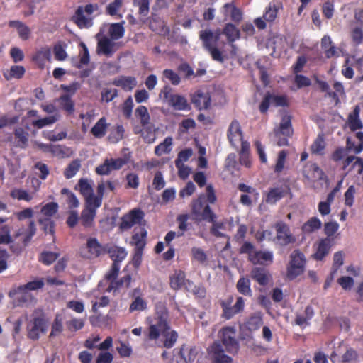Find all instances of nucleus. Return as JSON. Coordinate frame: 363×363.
I'll return each mask as SVG.
<instances>
[{"label":"nucleus","mask_w":363,"mask_h":363,"mask_svg":"<svg viewBox=\"0 0 363 363\" xmlns=\"http://www.w3.org/2000/svg\"><path fill=\"white\" fill-rule=\"evenodd\" d=\"M135 116L140 118V123L143 126L149 123L150 115L145 106H139L135 110Z\"/></svg>","instance_id":"50"},{"label":"nucleus","mask_w":363,"mask_h":363,"mask_svg":"<svg viewBox=\"0 0 363 363\" xmlns=\"http://www.w3.org/2000/svg\"><path fill=\"white\" fill-rule=\"evenodd\" d=\"M223 33L227 37L230 43L240 38V30L232 23H227L225 25Z\"/></svg>","instance_id":"32"},{"label":"nucleus","mask_w":363,"mask_h":363,"mask_svg":"<svg viewBox=\"0 0 363 363\" xmlns=\"http://www.w3.org/2000/svg\"><path fill=\"white\" fill-rule=\"evenodd\" d=\"M351 38L355 45H359L363 42V30L359 27H354L351 30Z\"/></svg>","instance_id":"59"},{"label":"nucleus","mask_w":363,"mask_h":363,"mask_svg":"<svg viewBox=\"0 0 363 363\" xmlns=\"http://www.w3.org/2000/svg\"><path fill=\"white\" fill-rule=\"evenodd\" d=\"M108 254L110 257L113 261V264H119L127 256V252L123 247L113 246L109 248Z\"/></svg>","instance_id":"29"},{"label":"nucleus","mask_w":363,"mask_h":363,"mask_svg":"<svg viewBox=\"0 0 363 363\" xmlns=\"http://www.w3.org/2000/svg\"><path fill=\"white\" fill-rule=\"evenodd\" d=\"M192 103L199 109H206L211 104V98L208 93L197 91L192 97Z\"/></svg>","instance_id":"21"},{"label":"nucleus","mask_w":363,"mask_h":363,"mask_svg":"<svg viewBox=\"0 0 363 363\" xmlns=\"http://www.w3.org/2000/svg\"><path fill=\"white\" fill-rule=\"evenodd\" d=\"M60 114L55 113L53 116H50L48 117H45L42 119H38L33 121L32 124L33 126L37 127L38 128H42L45 125H52L57 121L60 118Z\"/></svg>","instance_id":"44"},{"label":"nucleus","mask_w":363,"mask_h":363,"mask_svg":"<svg viewBox=\"0 0 363 363\" xmlns=\"http://www.w3.org/2000/svg\"><path fill=\"white\" fill-rule=\"evenodd\" d=\"M232 298L227 302H223L221 303L223 311V316L227 318H231L234 315L237 314V311L234 310L233 306H231Z\"/></svg>","instance_id":"60"},{"label":"nucleus","mask_w":363,"mask_h":363,"mask_svg":"<svg viewBox=\"0 0 363 363\" xmlns=\"http://www.w3.org/2000/svg\"><path fill=\"white\" fill-rule=\"evenodd\" d=\"M25 68L20 65H13L11 67L9 71L4 73V76L7 80L13 78L21 79L25 74Z\"/></svg>","instance_id":"36"},{"label":"nucleus","mask_w":363,"mask_h":363,"mask_svg":"<svg viewBox=\"0 0 363 363\" xmlns=\"http://www.w3.org/2000/svg\"><path fill=\"white\" fill-rule=\"evenodd\" d=\"M189 219L188 215H179L177 220L179 223V231L177 232V237H181L184 235V231L187 230V220Z\"/></svg>","instance_id":"61"},{"label":"nucleus","mask_w":363,"mask_h":363,"mask_svg":"<svg viewBox=\"0 0 363 363\" xmlns=\"http://www.w3.org/2000/svg\"><path fill=\"white\" fill-rule=\"evenodd\" d=\"M11 196L13 199H17L18 200H24L26 201H29L33 199V196L30 195L27 191L20 189H13L11 193Z\"/></svg>","instance_id":"57"},{"label":"nucleus","mask_w":363,"mask_h":363,"mask_svg":"<svg viewBox=\"0 0 363 363\" xmlns=\"http://www.w3.org/2000/svg\"><path fill=\"white\" fill-rule=\"evenodd\" d=\"M38 222L45 233L54 234V222L52 218L40 217Z\"/></svg>","instance_id":"54"},{"label":"nucleus","mask_w":363,"mask_h":363,"mask_svg":"<svg viewBox=\"0 0 363 363\" xmlns=\"http://www.w3.org/2000/svg\"><path fill=\"white\" fill-rule=\"evenodd\" d=\"M76 189L79 190L81 194L84 197L86 203L93 205L92 199L94 197L93 181L88 179L82 178L78 181Z\"/></svg>","instance_id":"16"},{"label":"nucleus","mask_w":363,"mask_h":363,"mask_svg":"<svg viewBox=\"0 0 363 363\" xmlns=\"http://www.w3.org/2000/svg\"><path fill=\"white\" fill-rule=\"evenodd\" d=\"M113 84L121 87L125 91H130L137 85L136 79L130 76H121L113 81Z\"/></svg>","instance_id":"22"},{"label":"nucleus","mask_w":363,"mask_h":363,"mask_svg":"<svg viewBox=\"0 0 363 363\" xmlns=\"http://www.w3.org/2000/svg\"><path fill=\"white\" fill-rule=\"evenodd\" d=\"M97 4H87L85 6H79L74 15L72 16V21L79 28H88L92 26L91 14L98 11Z\"/></svg>","instance_id":"4"},{"label":"nucleus","mask_w":363,"mask_h":363,"mask_svg":"<svg viewBox=\"0 0 363 363\" xmlns=\"http://www.w3.org/2000/svg\"><path fill=\"white\" fill-rule=\"evenodd\" d=\"M263 324L262 316L259 314H255L251 316L247 322V328L250 331L258 330Z\"/></svg>","instance_id":"49"},{"label":"nucleus","mask_w":363,"mask_h":363,"mask_svg":"<svg viewBox=\"0 0 363 363\" xmlns=\"http://www.w3.org/2000/svg\"><path fill=\"white\" fill-rule=\"evenodd\" d=\"M321 48L328 58L339 56L337 49L333 45L330 37L325 35L321 40Z\"/></svg>","instance_id":"23"},{"label":"nucleus","mask_w":363,"mask_h":363,"mask_svg":"<svg viewBox=\"0 0 363 363\" xmlns=\"http://www.w3.org/2000/svg\"><path fill=\"white\" fill-rule=\"evenodd\" d=\"M360 108L356 106L348 116L349 127L352 130L361 129L363 126L362 121L359 119Z\"/></svg>","instance_id":"26"},{"label":"nucleus","mask_w":363,"mask_h":363,"mask_svg":"<svg viewBox=\"0 0 363 363\" xmlns=\"http://www.w3.org/2000/svg\"><path fill=\"white\" fill-rule=\"evenodd\" d=\"M60 107L68 113H72L74 111V103L68 94L62 95L57 99Z\"/></svg>","instance_id":"37"},{"label":"nucleus","mask_w":363,"mask_h":363,"mask_svg":"<svg viewBox=\"0 0 363 363\" xmlns=\"http://www.w3.org/2000/svg\"><path fill=\"white\" fill-rule=\"evenodd\" d=\"M147 232L144 230L141 232V234L136 233L133 235L132 240L135 245V249H143L145 245V238Z\"/></svg>","instance_id":"56"},{"label":"nucleus","mask_w":363,"mask_h":363,"mask_svg":"<svg viewBox=\"0 0 363 363\" xmlns=\"http://www.w3.org/2000/svg\"><path fill=\"white\" fill-rule=\"evenodd\" d=\"M147 308V303L140 297H136L131 303L129 311L133 312L135 311H143Z\"/></svg>","instance_id":"62"},{"label":"nucleus","mask_w":363,"mask_h":363,"mask_svg":"<svg viewBox=\"0 0 363 363\" xmlns=\"http://www.w3.org/2000/svg\"><path fill=\"white\" fill-rule=\"evenodd\" d=\"M252 278L257 281L260 285H266L269 281V277L264 269L255 267L251 272Z\"/></svg>","instance_id":"34"},{"label":"nucleus","mask_w":363,"mask_h":363,"mask_svg":"<svg viewBox=\"0 0 363 363\" xmlns=\"http://www.w3.org/2000/svg\"><path fill=\"white\" fill-rule=\"evenodd\" d=\"M303 176L310 182H317L323 179V172L315 164L306 165L303 172Z\"/></svg>","instance_id":"19"},{"label":"nucleus","mask_w":363,"mask_h":363,"mask_svg":"<svg viewBox=\"0 0 363 363\" xmlns=\"http://www.w3.org/2000/svg\"><path fill=\"white\" fill-rule=\"evenodd\" d=\"M172 145V138L167 137L162 143L155 147V153L158 156L169 153L171 151Z\"/></svg>","instance_id":"43"},{"label":"nucleus","mask_w":363,"mask_h":363,"mask_svg":"<svg viewBox=\"0 0 363 363\" xmlns=\"http://www.w3.org/2000/svg\"><path fill=\"white\" fill-rule=\"evenodd\" d=\"M208 354L212 363H231L232 358L225 354L223 345L215 342L210 348Z\"/></svg>","instance_id":"14"},{"label":"nucleus","mask_w":363,"mask_h":363,"mask_svg":"<svg viewBox=\"0 0 363 363\" xmlns=\"http://www.w3.org/2000/svg\"><path fill=\"white\" fill-rule=\"evenodd\" d=\"M120 270V266L119 264H113L111 266V269L109 272L106 274L105 277L106 279L110 281V285L108 288V290L110 291L111 289L114 288V284H115V279L117 278L118 272Z\"/></svg>","instance_id":"47"},{"label":"nucleus","mask_w":363,"mask_h":363,"mask_svg":"<svg viewBox=\"0 0 363 363\" xmlns=\"http://www.w3.org/2000/svg\"><path fill=\"white\" fill-rule=\"evenodd\" d=\"M228 138L230 144L235 147H238V144L242 141V131L240 123L237 120H233L228 130Z\"/></svg>","instance_id":"17"},{"label":"nucleus","mask_w":363,"mask_h":363,"mask_svg":"<svg viewBox=\"0 0 363 363\" xmlns=\"http://www.w3.org/2000/svg\"><path fill=\"white\" fill-rule=\"evenodd\" d=\"M240 252L247 254L249 260L254 264L268 265L273 261V255L271 252L257 251L249 242H245L242 245Z\"/></svg>","instance_id":"3"},{"label":"nucleus","mask_w":363,"mask_h":363,"mask_svg":"<svg viewBox=\"0 0 363 363\" xmlns=\"http://www.w3.org/2000/svg\"><path fill=\"white\" fill-rule=\"evenodd\" d=\"M28 337L33 340H38L41 333H45L48 328V323L40 317L35 318L28 325Z\"/></svg>","instance_id":"12"},{"label":"nucleus","mask_w":363,"mask_h":363,"mask_svg":"<svg viewBox=\"0 0 363 363\" xmlns=\"http://www.w3.org/2000/svg\"><path fill=\"white\" fill-rule=\"evenodd\" d=\"M9 26L17 30L19 37L23 40H28L30 35V28L23 22L19 21H11Z\"/></svg>","instance_id":"27"},{"label":"nucleus","mask_w":363,"mask_h":363,"mask_svg":"<svg viewBox=\"0 0 363 363\" xmlns=\"http://www.w3.org/2000/svg\"><path fill=\"white\" fill-rule=\"evenodd\" d=\"M59 256V253L45 251L40 254V261L46 265H50L53 263Z\"/></svg>","instance_id":"53"},{"label":"nucleus","mask_w":363,"mask_h":363,"mask_svg":"<svg viewBox=\"0 0 363 363\" xmlns=\"http://www.w3.org/2000/svg\"><path fill=\"white\" fill-rule=\"evenodd\" d=\"M125 29L119 23H112L109 26L108 35L113 40H118L124 35Z\"/></svg>","instance_id":"35"},{"label":"nucleus","mask_w":363,"mask_h":363,"mask_svg":"<svg viewBox=\"0 0 363 363\" xmlns=\"http://www.w3.org/2000/svg\"><path fill=\"white\" fill-rule=\"evenodd\" d=\"M144 216V213L138 208H134L123 216L120 223L122 230H128L136 224H140Z\"/></svg>","instance_id":"10"},{"label":"nucleus","mask_w":363,"mask_h":363,"mask_svg":"<svg viewBox=\"0 0 363 363\" xmlns=\"http://www.w3.org/2000/svg\"><path fill=\"white\" fill-rule=\"evenodd\" d=\"M150 28L158 34H164L167 32L164 21L158 17L152 18L150 21Z\"/></svg>","instance_id":"38"},{"label":"nucleus","mask_w":363,"mask_h":363,"mask_svg":"<svg viewBox=\"0 0 363 363\" xmlns=\"http://www.w3.org/2000/svg\"><path fill=\"white\" fill-rule=\"evenodd\" d=\"M179 354L186 362H191L196 357L197 350L195 347L183 345L180 349Z\"/></svg>","instance_id":"33"},{"label":"nucleus","mask_w":363,"mask_h":363,"mask_svg":"<svg viewBox=\"0 0 363 363\" xmlns=\"http://www.w3.org/2000/svg\"><path fill=\"white\" fill-rule=\"evenodd\" d=\"M63 330L62 320L60 315H56L55 320L52 325L51 333L50 337H55L59 335Z\"/></svg>","instance_id":"55"},{"label":"nucleus","mask_w":363,"mask_h":363,"mask_svg":"<svg viewBox=\"0 0 363 363\" xmlns=\"http://www.w3.org/2000/svg\"><path fill=\"white\" fill-rule=\"evenodd\" d=\"M333 242V238L321 239L317 245L316 252L313 255L314 258L317 260H322L329 253Z\"/></svg>","instance_id":"18"},{"label":"nucleus","mask_w":363,"mask_h":363,"mask_svg":"<svg viewBox=\"0 0 363 363\" xmlns=\"http://www.w3.org/2000/svg\"><path fill=\"white\" fill-rule=\"evenodd\" d=\"M238 291L245 296H252V290L250 289V281L249 279L242 277L237 283Z\"/></svg>","instance_id":"45"},{"label":"nucleus","mask_w":363,"mask_h":363,"mask_svg":"<svg viewBox=\"0 0 363 363\" xmlns=\"http://www.w3.org/2000/svg\"><path fill=\"white\" fill-rule=\"evenodd\" d=\"M61 194L63 195H66V196H67L66 201L68 203L69 207L70 208H77L79 206V200L77 199V196L72 192H71L69 189H62L61 191Z\"/></svg>","instance_id":"52"},{"label":"nucleus","mask_w":363,"mask_h":363,"mask_svg":"<svg viewBox=\"0 0 363 363\" xmlns=\"http://www.w3.org/2000/svg\"><path fill=\"white\" fill-rule=\"evenodd\" d=\"M203 196H200L196 200L192 203V211L197 217H200L202 220L209 223L213 222L216 218V216L211 209L208 205L203 206Z\"/></svg>","instance_id":"9"},{"label":"nucleus","mask_w":363,"mask_h":363,"mask_svg":"<svg viewBox=\"0 0 363 363\" xmlns=\"http://www.w3.org/2000/svg\"><path fill=\"white\" fill-rule=\"evenodd\" d=\"M185 281V274L182 271L176 272L170 279V285L171 287L177 290L180 289L184 284Z\"/></svg>","instance_id":"41"},{"label":"nucleus","mask_w":363,"mask_h":363,"mask_svg":"<svg viewBox=\"0 0 363 363\" xmlns=\"http://www.w3.org/2000/svg\"><path fill=\"white\" fill-rule=\"evenodd\" d=\"M103 252V247L96 238H89L86 242V247L81 250L82 257L92 259L99 257Z\"/></svg>","instance_id":"15"},{"label":"nucleus","mask_w":363,"mask_h":363,"mask_svg":"<svg viewBox=\"0 0 363 363\" xmlns=\"http://www.w3.org/2000/svg\"><path fill=\"white\" fill-rule=\"evenodd\" d=\"M292 133L291 116L285 114L281 118L279 126L274 130V135L277 138V144L279 146L287 145L288 138L291 137Z\"/></svg>","instance_id":"6"},{"label":"nucleus","mask_w":363,"mask_h":363,"mask_svg":"<svg viewBox=\"0 0 363 363\" xmlns=\"http://www.w3.org/2000/svg\"><path fill=\"white\" fill-rule=\"evenodd\" d=\"M125 130L122 125H118L113 128L108 135V140L113 143H116L123 138Z\"/></svg>","instance_id":"48"},{"label":"nucleus","mask_w":363,"mask_h":363,"mask_svg":"<svg viewBox=\"0 0 363 363\" xmlns=\"http://www.w3.org/2000/svg\"><path fill=\"white\" fill-rule=\"evenodd\" d=\"M220 35L221 30L219 28L215 31L210 28H206L199 32V39L202 42L203 48L210 54L212 59L220 63H223L225 57L223 52L217 48Z\"/></svg>","instance_id":"2"},{"label":"nucleus","mask_w":363,"mask_h":363,"mask_svg":"<svg viewBox=\"0 0 363 363\" xmlns=\"http://www.w3.org/2000/svg\"><path fill=\"white\" fill-rule=\"evenodd\" d=\"M11 228L9 225H4L0 230V244H9L12 242L10 235Z\"/></svg>","instance_id":"63"},{"label":"nucleus","mask_w":363,"mask_h":363,"mask_svg":"<svg viewBox=\"0 0 363 363\" xmlns=\"http://www.w3.org/2000/svg\"><path fill=\"white\" fill-rule=\"evenodd\" d=\"M106 188V184L104 182H101L98 184L97 186V194L94 195L92 199L94 206H101L102 203V199L104 194L105 189Z\"/></svg>","instance_id":"51"},{"label":"nucleus","mask_w":363,"mask_h":363,"mask_svg":"<svg viewBox=\"0 0 363 363\" xmlns=\"http://www.w3.org/2000/svg\"><path fill=\"white\" fill-rule=\"evenodd\" d=\"M163 77L169 80L173 85H178L181 81L179 76L172 69H164Z\"/></svg>","instance_id":"64"},{"label":"nucleus","mask_w":363,"mask_h":363,"mask_svg":"<svg viewBox=\"0 0 363 363\" xmlns=\"http://www.w3.org/2000/svg\"><path fill=\"white\" fill-rule=\"evenodd\" d=\"M107 124L104 117L100 118L91 130V134L97 138H103L106 133Z\"/></svg>","instance_id":"30"},{"label":"nucleus","mask_w":363,"mask_h":363,"mask_svg":"<svg viewBox=\"0 0 363 363\" xmlns=\"http://www.w3.org/2000/svg\"><path fill=\"white\" fill-rule=\"evenodd\" d=\"M44 286L43 279H35L33 281H29L26 284L21 285L18 287V292H24L30 291H36L42 289Z\"/></svg>","instance_id":"31"},{"label":"nucleus","mask_w":363,"mask_h":363,"mask_svg":"<svg viewBox=\"0 0 363 363\" xmlns=\"http://www.w3.org/2000/svg\"><path fill=\"white\" fill-rule=\"evenodd\" d=\"M287 192V188L277 187L272 189L267 196V203L274 204L277 201L284 197Z\"/></svg>","instance_id":"28"},{"label":"nucleus","mask_w":363,"mask_h":363,"mask_svg":"<svg viewBox=\"0 0 363 363\" xmlns=\"http://www.w3.org/2000/svg\"><path fill=\"white\" fill-rule=\"evenodd\" d=\"M96 38V52L99 55H103L108 57H111L119 48V44L109 37H100V34H97Z\"/></svg>","instance_id":"8"},{"label":"nucleus","mask_w":363,"mask_h":363,"mask_svg":"<svg viewBox=\"0 0 363 363\" xmlns=\"http://www.w3.org/2000/svg\"><path fill=\"white\" fill-rule=\"evenodd\" d=\"M81 167V161L78 159L71 162L64 172V175L67 179L73 177Z\"/></svg>","instance_id":"46"},{"label":"nucleus","mask_w":363,"mask_h":363,"mask_svg":"<svg viewBox=\"0 0 363 363\" xmlns=\"http://www.w3.org/2000/svg\"><path fill=\"white\" fill-rule=\"evenodd\" d=\"M192 259L202 265H206L208 257L206 253L200 247H194L191 250Z\"/></svg>","instance_id":"40"},{"label":"nucleus","mask_w":363,"mask_h":363,"mask_svg":"<svg viewBox=\"0 0 363 363\" xmlns=\"http://www.w3.org/2000/svg\"><path fill=\"white\" fill-rule=\"evenodd\" d=\"M275 228L277 230V240L280 245H286L295 242V238L286 223L279 222L275 225Z\"/></svg>","instance_id":"13"},{"label":"nucleus","mask_w":363,"mask_h":363,"mask_svg":"<svg viewBox=\"0 0 363 363\" xmlns=\"http://www.w3.org/2000/svg\"><path fill=\"white\" fill-rule=\"evenodd\" d=\"M86 204V208L82 213L81 222L84 227L88 228L91 226L96 216V210L100 206H94V204L90 206L89 203Z\"/></svg>","instance_id":"20"},{"label":"nucleus","mask_w":363,"mask_h":363,"mask_svg":"<svg viewBox=\"0 0 363 363\" xmlns=\"http://www.w3.org/2000/svg\"><path fill=\"white\" fill-rule=\"evenodd\" d=\"M290 258L286 276L289 279H294L303 272L306 259L303 254L298 250H294L290 255Z\"/></svg>","instance_id":"5"},{"label":"nucleus","mask_w":363,"mask_h":363,"mask_svg":"<svg viewBox=\"0 0 363 363\" xmlns=\"http://www.w3.org/2000/svg\"><path fill=\"white\" fill-rule=\"evenodd\" d=\"M13 135L16 141V147L26 148L28 145L29 133L22 128H17L14 130Z\"/></svg>","instance_id":"24"},{"label":"nucleus","mask_w":363,"mask_h":363,"mask_svg":"<svg viewBox=\"0 0 363 363\" xmlns=\"http://www.w3.org/2000/svg\"><path fill=\"white\" fill-rule=\"evenodd\" d=\"M357 358V352L352 348H348L342 356V362L343 363H356Z\"/></svg>","instance_id":"58"},{"label":"nucleus","mask_w":363,"mask_h":363,"mask_svg":"<svg viewBox=\"0 0 363 363\" xmlns=\"http://www.w3.org/2000/svg\"><path fill=\"white\" fill-rule=\"evenodd\" d=\"M322 226V223L319 218L316 217L311 218L302 228L305 233H311L315 230L320 229Z\"/></svg>","instance_id":"39"},{"label":"nucleus","mask_w":363,"mask_h":363,"mask_svg":"<svg viewBox=\"0 0 363 363\" xmlns=\"http://www.w3.org/2000/svg\"><path fill=\"white\" fill-rule=\"evenodd\" d=\"M172 88L166 85L161 90L159 96L175 110L182 111L186 109L189 106L187 100L182 95L172 94Z\"/></svg>","instance_id":"7"},{"label":"nucleus","mask_w":363,"mask_h":363,"mask_svg":"<svg viewBox=\"0 0 363 363\" xmlns=\"http://www.w3.org/2000/svg\"><path fill=\"white\" fill-rule=\"evenodd\" d=\"M149 327L145 333V342H153L158 347H172L178 338V333L170 325V318L167 308L162 303L155 306L153 318L147 319Z\"/></svg>","instance_id":"1"},{"label":"nucleus","mask_w":363,"mask_h":363,"mask_svg":"<svg viewBox=\"0 0 363 363\" xmlns=\"http://www.w3.org/2000/svg\"><path fill=\"white\" fill-rule=\"evenodd\" d=\"M220 338L223 345L230 353H235L238 350L239 345L235 339V331L233 328H225L220 332Z\"/></svg>","instance_id":"11"},{"label":"nucleus","mask_w":363,"mask_h":363,"mask_svg":"<svg viewBox=\"0 0 363 363\" xmlns=\"http://www.w3.org/2000/svg\"><path fill=\"white\" fill-rule=\"evenodd\" d=\"M57 211L58 204L55 202H50L42 207L40 217L51 218Z\"/></svg>","instance_id":"42"},{"label":"nucleus","mask_w":363,"mask_h":363,"mask_svg":"<svg viewBox=\"0 0 363 363\" xmlns=\"http://www.w3.org/2000/svg\"><path fill=\"white\" fill-rule=\"evenodd\" d=\"M350 164H352L351 169H353L357 174L363 173V160L355 156H348L344 161L343 168L345 169Z\"/></svg>","instance_id":"25"}]
</instances>
